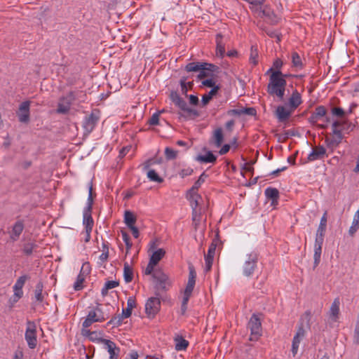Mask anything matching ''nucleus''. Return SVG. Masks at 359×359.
Instances as JSON below:
<instances>
[{"mask_svg": "<svg viewBox=\"0 0 359 359\" xmlns=\"http://www.w3.org/2000/svg\"><path fill=\"white\" fill-rule=\"evenodd\" d=\"M271 73L269 78V83L267 86V92L269 95H276L280 100H283L287 81L282 78L283 73L281 71H273V68H270L266 74Z\"/></svg>", "mask_w": 359, "mask_h": 359, "instance_id": "f257e3e1", "label": "nucleus"}, {"mask_svg": "<svg viewBox=\"0 0 359 359\" xmlns=\"http://www.w3.org/2000/svg\"><path fill=\"white\" fill-rule=\"evenodd\" d=\"M170 99L182 111L180 115L186 119H195L200 116V112L197 109L189 107L187 102L176 91L170 93Z\"/></svg>", "mask_w": 359, "mask_h": 359, "instance_id": "f03ea898", "label": "nucleus"}, {"mask_svg": "<svg viewBox=\"0 0 359 359\" xmlns=\"http://www.w3.org/2000/svg\"><path fill=\"white\" fill-rule=\"evenodd\" d=\"M86 94L81 91H70L67 95L62 96L60 98L56 112L61 114H67L70 110L72 102L78 99L81 101L84 100Z\"/></svg>", "mask_w": 359, "mask_h": 359, "instance_id": "7ed1b4c3", "label": "nucleus"}, {"mask_svg": "<svg viewBox=\"0 0 359 359\" xmlns=\"http://www.w3.org/2000/svg\"><path fill=\"white\" fill-rule=\"evenodd\" d=\"M152 278L156 281L154 285L155 295L161 296L162 292L168 290L167 285H170L168 276L161 270L158 269L152 274Z\"/></svg>", "mask_w": 359, "mask_h": 359, "instance_id": "20e7f679", "label": "nucleus"}, {"mask_svg": "<svg viewBox=\"0 0 359 359\" xmlns=\"http://www.w3.org/2000/svg\"><path fill=\"white\" fill-rule=\"evenodd\" d=\"M248 327L250 330V341H257L262 335V329L261 320L258 315L253 313L248 322Z\"/></svg>", "mask_w": 359, "mask_h": 359, "instance_id": "39448f33", "label": "nucleus"}, {"mask_svg": "<svg viewBox=\"0 0 359 359\" xmlns=\"http://www.w3.org/2000/svg\"><path fill=\"white\" fill-rule=\"evenodd\" d=\"M257 262L258 255L256 252H251L247 255L243 266V275L247 277L251 276L257 268Z\"/></svg>", "mask_w": 359, "mask_h": 359, "instance_id": "423d86ee", "label": "nucleus"}, {"mask_svg": "<svg viewBox=\"0 0 359 359\" xmlns=\"http://www.w3.org/2000/svg\"><path fill=\"white\" fill-rule=\"evenodd\" d=\"M161 296L150 297L145 304V312L148 318H154L161 309Z\"/></svg>", "mask_w": 359, "mask_h": 359, "instance_id": "0eeeda50", "label": "nucleus"}, {"mask_svg": "<svg viewBox=\"0 0 359 359\" xmlns=\"http://www.w3.org/2000/svg\"><path fill=\"white\" fill-rule=\"evenodd\" d=\"M341 121H334L332 124V133L335 136L332 140L326 138L325 142L328 147H334L339 145L343 139L341 128Z\"/></svg>", "mask_w": 359, "mask_h": 359, "instance_id": "6e6552de", "label": "nucleus"}, {"mask_svg": "<svg viewBox=\"0 0 359 359\" xmlns=\"http://www.w3.org/2000/svg\"><path fill=\"white\" fill-rule=\"evenodd\" d=\"M27 327L25 336V339L27 342L28 346L33 349L37 344L36 325L34 322L29 320L27 323Z\"/></svg>", "mask_w": 359, "mask_h": 359, "instance_id": "1a4fd4ad", "label": "nucleus"}, {"mask_svg": "<svg viewBox=\"0 0 359 359\" xmlns=\"http://www.w3.org/2000/svg\"><path fill=\"white\" fill-rule=\"evenodd\" d=\"M219 243V235L217 233L212 243L209 246L208 253L205 255V272L207 273L211 270L213 259L215 254V250Z\"/></svg>", "mask_w": 359, "mask_h": 359, "instance_id": "9d476101", "label": "nucleus"}, {"mask_svg": "<svg viewBox=\"0 0 359 359\" xmlns=\"http://www.w3.org/2000/svg\"><path fill=\"white\" fill-rule=\"evenodd\" d=\"M305 328H306V326L304 325V323L302 322L301 323H299L297 332L293 337L292 344V350L291 351H292V355L294 357L297 353L299 345L302 339L305 336V334H306Z\"/></svg>", "mask_w": 359, "mask_h": 359, "instance_id": "9b49d317", "label": "nucleus"}, {"mask_svg": "<svg viewBox=\"0 0 359 359\" xmlns=\"http://www.w3.org/2000/svg\"><path fill=\"white\" fill-rule=\"evenodd\" d=\"M29 101H25L20 104L18 111H17V116L20 122L27 123L29 121Z\"/></svg>", "mask_w": 359, "mask_h": 359, "instance_id": "f8f14e48", "label": "nucleus"}, {"mask_svg": "<svg viewBox=\"0 0 359 359\" xmlns=\"http://www.w3.org/2000/svg\"><path fill=\"white\" fill-rule=\"evenodd\" d=\"M99 120V116L93 111L88 116H86L83 123V128L88 134L90 133L95 127Z\"/></svg>", "mask_w": 359, "mask_h": 359, "instance_id": "ddd939ff", "label": "nucleus"}, {"mask_svg": "<svg viewBox=\"0 0 359 359\" xmlns=\"http://www.w3.org/2000/svg\"><path fill=\"white\" fill-rule=\"evenodd\" d=\"M292 112L293 110L290 108L286 109L285 107L280 105L276 108L275 114L279 122L284 123L289 119Z\"/></svg>", "mask_w": 359, "mask_h": 359, "instance_id": "4468645a", "label": "nucleus"}, {"mask_svg": "<svg viewBox=\"0 0 359 359\" xmlns=\"http://www.w3.org/2000/svg\"><path fill=\"white\" fill-rule=\"evenodd\" d=\"M25 228L24 222L22 220H18L13 226L10 238L13 241H16Z\"/></svg>", "mask_w": 359, "mask_h": 359, "instance_id": "2eb2a0df", "label": "nucleus"}, {"mask_svg": "<svg viewBox=\"0 0 359 359\" xmlns=\"http://www.w3.org/2000/svg\"><path fill=\"white\" fill-rule=\"evenodd\" d=\"M326 154V149L323 146H318L308 156L309 161H313L318 159H323Z\"/></svg>", "mask_w": 359, "mask_h": 359, "instance_id": "dca6fc26", "label": "nucleus"}, {"mask_svg": "<svg viewBox=\"0 0 359 359\" xmlns=\"http://www.w3.org/2000/svg\"><path fill=\"white\" fill-rule=\"evenodd\" d=\"M302 102V96L297 90H294L289 98L288 106L292 110L296 109Z\"/></svg>", "mask_w": 359, "mask_h": 359, "instance_id": "f3484780", "label": "nucleus"}, {"mask_svg": "<svg viewBox=\"0 0 359 359\" xmlns=\"http://www.w3.org/2000/svg\"><path fill=\"white\" fill-rule=\"evenodd\" d=\"M104 344L106 345V348L109 353V359H118L120 348L116 346L115 343L107 339L104 341Z\"/></svg>", "mask_w": 359, "mask_h": 359, "instance_id": "a211bd4d", "label": "nucleus"}, {"mask_svg": "<svg viewBox=\"0 0 359 359\" xmlns=\"http://www.w3.org/2000/svg\"><path fill=\"white\" fill-rule=\"evenodd\" d=\"M339 306H340V301L339 298L334 299V302H332L330 311H329V316L331 320L334 322H337L339 318Z\"/></svg>", "mask_w": 359, "mask_h": 359, "instance_id": "6ab92c4d", "label": "nucleus"}, {"mask_svg": "<svg viewBox=\"0 0 359 359\" xmlns=\"http://www.w3.org/2000/svg\"><path fill=\"white\" fill-rule=\"evenodd\" d=\"M265 196L266 197L271 200V205H275L278 204V201L279 199V191L276 188L268 187L265 189Z\"/></svg>", "mask_w": 359, "mask_h": 359, "instance_id": "aec40b11", "label": "nucleus"}, {"mask_svg": "<svg viewBox=\"0 0 359 359\" xmlns=\"http://www.w3.org/2000/svg\"><path fill=\"white\" fill-rule=\"evenodd\" d=\"M216 55L223 57L225 55V43L223 42V36L219 33L216 35Z\"/></svg>", "mask_w": 359, "mask_h": 359, "instance_id": "412c9836", "label": "nucleus"}, {"mask_svg": "<svg viewBox=\"0 0 359 359\" xmlns=\"http://www.w3.org/2000/svg\"><path fill=\"white\" fill-rule=\"evenodd\" d=\"M224 140L223 130L222 128L215 130L213 135L210 140V144H214L217 147H219Z\"/></svg>", "mask_w": 359, "mask_h": 359, "instance_id": "4be33fe9", "label": "nucleus"}, {"mask_svg": "<svg viewBox=\"0 0 359 359\" xmlns=\"http://www.w3.org/2000/svg\"><path fill=\"white\" fill-rule=\"evenodd\" d=\"M92 212H87V210H83V224L86 226V233L88 234V238L90 237V233L92 231L93 226V219L91 215Z\"/></svg>", "mask_w": 359, "mask_h": 359, "instance_id": "5701e85b", "label": "nucleus"}, {"mask_svg": "<svg viewBox=\"0 0 359 359\" xmlns=\"http://www.w3.org/2000/svg\"><path fill=\"white\" fill-rule=\"evenodd\" d=\"M196 160L201 163H215L217 161V156L212 151H208L205 155L197 156Z\"/></svg>", "mask_w": 359, "mask_h": 359, "instance_id": "b1692460", "label": "nucleus"}, {"mask_svg": "<svg viewBox=\"0 0 359 359\" xmlns=\"http://www.w3.org/2000/svg\"><path fill=\"white\" fill-rule=\"evenodd\" d=\"M29 278L30 277L27 275H23L20 276L13 286V291L19 292L21 294H23L22 287L26 280Z\"/></svg>", "mask_w": 359, "mask_h": 359, "instance_id": "393cba45", "label": "nucleus"}, {"mask_svg": "<svg viewBox=\"0 0 359 359\" xmlns=\"http://www.w3.org/2000/svg\"><path fill=\"white\" fill-rule=\"evenodd\" d=\"M137 218L134 213L130 210H126L124 213V222L127 226L131 227L135 226Z\"/></svg>", "mask_w": 359, "mask_h": 359, "instance_id": "a878e982", "label": "nucleus"}, {"mask_svg": "<svg viewBox=\"0 0 359 359\" xmlns=\"http://www.w3.org/2000/svg\"><path fill=\"white\" fill-rule=\"evenodd\" d=\"M175 349L177 351L186 350L189 346V341L184 339L182 336H177L175 338Z\"/></svg>", "mask_w": 359, "mask_h": 359, "instance_id": "bb28decb", "label": "nucleus"}, {"mask_svg": "<svg viewBox=\"0 0 359 359\" xmlns=\"http://www.w3.org/2000/svg\"><path fill=\"white\" fill-rule=\"evenodd\" d=\"M165 250L163 248H159V249L154 251L149 260L152 263L158 264V263L165 256Z\"/></svg>", "mask_w": 359, "mask_h": 359, "instance_id": "cd10ccee", "label": "nucleus"}, {"mask_svg": "<svg viewBox=\"0 0 359 359\" xmlns=\"http://www.w3.org/2000/svg\"><path fill=\"white\" fill-rule=\"evenodd\" d=\"M203 67H204L203 62H189L188 63L185 67L184 69L187 72H199L201 69H204Z\"/></svg>", "mask_w": 359, "mask_h": 359, "instance_id": "c85d7f7f", "label": "nucleus"}, {"mask_svg": "<svg viewBox=\"0 0 359 359\" xmlns=\"http://www.w3.org/2000/svg\"><path fill=\"white\" fill-rule=\"evenodd\" d=\"M311 316L312 314L310 310L306 311L301 316L299 323H301L302 322L304 325L306 326V328L310 330L311 325Z\"/></svg>", "mask_w": 359, "mask_h": 359, "instance_id": "c756f323", "label": "nucleus"}, {"mask_svg": "<svg viewBox=\"0 0 359 359\" xmlns=\"http://www.w3.org/2000/svg\"><path fill=\"white\" fill-rule=\"evenodd\" d=\"M187 198L190 201L192 209H194V207L195 209H197V207L198 206V199L201 198V196L198 194V192L192 193L188 191Z\"/></svg>", "mask_w": 359, "mask_h": 359, "instance_id": "7c9ffc66", "label": "nucleus"}, {"mask_svg": "<svg viewBox=\"0 0 359 359\" xmlns=\"http://www.w3.org/2000/svg\"><path fill=\"white\" fill-rule=\"evenodd\" d=\"M123 277L126 283H130L133 278V269L127 262H125L123 267Z\"/></svg>", "mask_w": 359, "mask_h": 359, "instance_id": "2f4dec72", "label": "nucleus"}, {"mask_svg": "<svg viewBox=\"0 0 359 359\" xmlns=\"http://www.w3.org/2000/svg\"><path fill=\"white\" fill-rule=\"evenodd\" d=\"M88 197L87 206L85 208L84 210H87V212H92L93 205V182L90 181L88 184Z\"/></svg>", "mask_w": 359, "mask_h": 359, "instance_id": "473e14b6", "label": "nucleus"}, {"mask_svg": "<svg viewBox=\"0 0 359 359\" xmlns=\"http://www.w3.org/2000/svg\"><path fill=\"white\" fill-rule=\"evenodd\" d=\"M119 285V282L116 280H108L105 283L104 286L102 287L101 293L102 296H106L108 294L109 290L113 289Z\"/></svg>", "mask_w": 359, "mask_h": 359, "instance_id": "72a5a7b5", "label": "nucleus"}, {"mask_svg": "<svg viewBox=\"0 0 359 359\" xmlns=\"http://www.w3.org/2000/svg\"><path fill=\"white\" fill-rule=\"evenodd\" d=\"M208 177V175L205 174V172H203L198 179L195 182L194 184L192 186V187L189 190V192H198V190L199 187L201 186V184L205 182V179Z\"/></svg>", "mask_w": 359, "mask_h": 359, "instance_id": "f704fd0d", "label": "nucleus"}, {"mask_svg": "<svg viewBox=\"0 0 359 359\" xmlns=\"http://www.w3.org/2000/svg\"><path fill=\"white\" fill-rule=\"evenodd\" d=\"M43 289V284L41 281H39L36 285V288L34 290V297L36 301L39 302H42L43 301V295L42 294Z\"/></svg>", "mask_w": 359, "mask_h": 359, "instance_id": "c9c22d12", "label": "nucleus"}, {"mask_svg": "<svg viewBox=\"0 0 359 359\" xmlns=\"http://www.w3.org/2000/svg\"><path fill=\"white\" fill-rule=\"evenodd\" d=\"M327 226V212H325L320 219V224L316 233L325 234Z\"/></svg>", "mask_w": 359, "mask_h": 359, "instance_id": "e433bc0d", "label": "nucleus"}, {"mask_svg": "<svg viewBox=\"0 0 359 359\" xmlns=\"http://www.w3.org/2000/svg\"><path fill=\"white\" fill-rule=\"evenodd\" d=\"M292 65L294 67L302 69L303 67V64L302 62V59L299 55L297 52H293L292 53Z\"/></svg>", "mask_w": 359, "mask_h": 359, "instance_id": "4c0bfd02", "label": "nucleus"}, {"mask_svg": "<svg viewBox=\"0 0 359 359\" xmlns=\"http://www.w3.org/2000/svg\"><path fill=\"white\" fill-rule=\"evenodd\" d=\"M203 65L205 68V69H207V71L212 74L213 76H215V74H219L221 72V69L215 65L207 62H203Z\"/></svg>", "mask_w": 359, "mask_h": 359, "instance_id": "58836bf2", "label": "nucleus"}, {"mask_svg": "<svg viewBox=\"0 0 359 359\" xmlns=\"http://www.w3.org/2000/svg\"><path fill=\"white\" fill-rule=\"evenodd\" d=\"M147 177L153 182L161 183L163 182V179L154 170H149L147 172Z\"/></svg>", "mask_w": 359, "mask_h": 359, "instance_id": "ea45409f", "label": "nucleus"}, {"mask_svg": "<svg viewBox=\"0 0 359 359\" xmlns=\"http://www.w3.org/2000/svg\"><path fill=\"white\" fill-rule=\"evenodd\" d=\"M100 304H97V306L93 309L95 313L98 316V319H100V322H103L106 319L109 318V314L105 313L102 309L100 307Z\"/></svg>", "mask_w": 359, "mask_h": 359, "instance_id": "a19ab883", "label": "nucleus"}, {"mask_svg": "<svg viewBox=\"0 0 359 359\" xmlns=\"http://www.w3.org/2000/svg\"><path fill=\"white\" fill-rule=\"evenodd\" d=\"M321 252H322V247L314 246V255H313L314 268H316L319 264V263L320 262Z\"/></svg>", "mask_w": 359, "mask_h": 359, "instance_id": "79ce46f5", "label": "nucleus"}, {"mask_svg": "<svg viewBox=\"0 0 359 359\" xmlns=\"http://www.w3.org/2000/svg\"><path fill=\"white\" fill-rule=\"evenodd\" d=\"M262 13V16H266L269 18L271 20V23L276 24L277 23L276 16L273 14V13L270 9H264L259 12Z\"/></svg>", "mask_w": 359, "mask_h": 359, "instance_id": "37998d69", "label": "nucleus"}, {"mask_svg": "<svg viewBox=\"0 0 359 359\" xmlns=\"http://www.w3.org/2000/svg\"><path fill=\"white\" fill-rule=\"evenodd\" d=\"M177 151H175L174 149L166 147L165 149V156L167 160H173L177 158Z\"/></svg>", "mask_w": 359, "mask_h": 359, "instance_id": "c03bdc74", "label": "nucleus"}, {"mask_svg": "<svg viewBox=\"0 0 359 359\" xmlns=\"http://www.w3.org/2000/svg\"><path fill=\"white\" fill-rule=\"evenodd\" d=\"M359 229V220L358 219L353 218L352 225L350 226L348 233L351 236H353L355 232Z\"/></svg>", "mask_w": 359, "mask_h": 359, "instance_id": "a18cd8bd", "label": "nucleus"}, {"mask_svg": "<svg viewBox=\"0 0 359 359\" xmlns=\"http://www.w3.org/2000/svg\"><path fill=\"white\" fill-rule=\"evenodd\" d=\"M85 280V276L80 274L77 276L76 281L74 283V288L76 291L81 290L83 288V283Z\"/></svg>", "mask_w": 359, "mask_h": 359, "instance_id": "49530a36", "label": "nucleus"}, {"mask_svg": "<svg viewBox=\"0 0 359 359\" xmlns=\"http://www.w3.org/2000/svg\"><path fill=\"white\" fill-rule=\"evenodd\" d=\"M164 110L159 111L158 112L154 113L151 117L149 119L148 123L151 126H156L159 123V116L160 114L163 112Z\"/></svg>", "mask_w": 359, "mask_h": 359, "instance_id": "de8ad7c7", "label": "nucleus"}, {"mask_svg": "<svg viewBox=\"0 0 359 359\" xmlns=\"http://www.w3.org/2000/svg\"><path fill=\"white\" fill-rule=\"evenodd\" d=\"M258 57V52L257 49L254 48V46L251 47V53H250V62L253 63L254 65H256L258 62L257 61Z\"/></svg>", "mask_w": 359, "mask_h": 359, "instance_id": "09e8293b", "label": "nucleus"}, {"mask_svg": "<svg viewBox=\"0 0 359 359\" xmlns=\"http://www.w3.org/2000/svg\"><path fill=\"white\" fill-rule=\"evenodd\" d=\"M263 30L271 38H276L277 42L280 41V34H277L275 30H273V29H269L266 27L263 28Z\"/></svg>", "mask_w": 359, "mask_h": 359, "instance_id": "8fccbe9b", "label": "nucleus"}, {"mask_svg": "<svg viewBox=\"0 0 359 359\" xmlns=\"http://www.w3.org/2000/svg\"><path fill=\"white\" fill-rule=\"evenodd\" d=\"M123 318H121L119 314L117 316H114L108 322V324H112L113 327H118L122 324Z\"/></svg>", "mask_w": 359, "mask_h": 359, "instance_id": "3c124183", "label": "nucleus"}, {"mask_svg": "<svg viewBox=\"0 0 359 359\" xmlns=\"http://www.w3.org/2000/svg\"><path fill=\"white\" fill-rule=\"evenodd\" d=\"M353 128V126L348 120H342L339 130H341L342 133L344 131L352 130Z\"/></svg>", "mask_w": 359, "mask_h": 359, "instance_id": "603ef678", "label": "nucleus"}, {"mask_svg": "<svg viewBox=\"0 0 359 359\" xmlns=\"http://www.w3.org/2000/svg\"><path fill=\"white\" fill-rule=\"evenodd\" d=\"M90 271H91L90 264L89 262H86L83 264L81 269L80 274L86 276L90 273Z\"/></svg>", "mask_w": 359, "mask_h": 359, "instance_id": "864d4df0", "label": "nucleus"}, {"mask_svg": "<svg viewBox=\"0 0 359 359\" xmlns=\"http://www.w3.org/2000/svg\"><path fill=\"white\" fill-rule=\"evenodd\" d=\"M327 110L324 106H318L316 108L315 111H313L316 116L318 118L324 116L326 114Z\"/></svg>", "mask_w": 359, "mask_h": 359, "instance_id": "5fc2aeb1", "label": "nucleus"}, {"mask_svg": "<svg viewBox=\"0 0 359 359\" xmlns=\"http://www.w3.org/2000/svg\"><path fill=\"white\" fill-rule=\"evenodd\" d=\"M187 79V77L182 76L180 81L182 93L186 96H187V91H188V87L187 86V82H186Z\"/></svg>", "mask_w": 359, "mask_h": 359, "instance_id": "6e6d98bb", "label": "nucleus"}, {"mask_svg": "<svg viewBox=\"0 0 359 359\" xmlns=\"http://www.w3.org/2000/svg\"><path fill=\"white\" fill-rule=\"evenodd\" d=\"M36 245L33 243H26L24 245V247H23V252L26 255H32V252H33V249L35 247Z\"/></svg>", "mask_w": 359, "mask_h": 359, "instance_id": "4d7b16f0", "label": "nucleus"}, {"mask_svg": "<svg viewBox=\"0 0 359 359\" xmlns=\"http://www.w3.org/2000/svg\"><path fill=\"white\" fill-rule=\"evenodd\" d=\"M161 162L162 158H160L159 160L157 161L154 160V158H149L144 163V170H148L151 165L154 163H161Z\"/></svg>", "mask_w": 359, "mask_h": 359, "instance_id": "13d9d810", "label": "nucleus"}, {"mask_svg": "<svg viewBox=\"0 0 359 359\" xmlns=\"http://www.w3.org/2000/svg\"><path fill=\"white\" fill-rule=\"evenodd\" d=\"M332 114L337 117H343L346 112L341 107H333L332 109Z\"/></svg>", "mask_w": 359, "mask_h": 359, "instance_id": "bf43d9fd", "label": "nucleus"}, {"mask_svg": "<svg viewBox=\"0 0 359 359\" xmlns=\"http://www.w3.org/2000/svg\"><path fill=\"white\" fill-rule=\"evenodd\" d=\"M325 234L316 233L314 246L322 247Z\"/></svg>", "mask_w": 359, "mask_h": 359, "instance_id": "052dcab7", "label": "nucleus"}, {"mask_svg": "<svg viewBox=\"0 0 359 359\" xmlns=\"http://www.w3.org/2000/svg\"><path fill=\"white\" fill-rule=\"evenodd\" d=\"M196 281L188 280L186 288L184 290V293L191 294L194 290L195 286Z\"/></svg>", "mask_w": 359, "mask_h": 359, "instance_id": "680f3d73", "label": "nucleus"}, {"mask_svg": "<svg viewBox=\"0 0 359 359\" xmlns=\"http://www.w3.org/2000/svg\"><path fill=\"white\" fill-rule=\"evenodd\" d=\"M193 172H194V170L192 168H187L182 169L180 171L179 175L182 178H184L187 176H189V175H192Z\"/></svg>", "mask_w": 359, "mask_h": 359, "instance_id": "e2e57ef3", "label": "nucleus"}, {"mask_svg": "<svg viewBox=\"0 0 359 359\" xmlns=\"http://www.w3.org/2000/svg\"><path fill=\"white\" fill-rule=\"evenodd\" d=\"M189 279L188 280L196 281V273L194 266L192 264L189 265Z\"/></svg>", "mask_w": 359, "mask_h": 359, "instance_id": "0e129e2a", "label": "nucleus"}, {"mask_svg": "<svg viewBox=\"0 0 359 359\" xmlns=\"http://www.w3.org/2000/svg\"><path fill=\"white\" fill-rule=\"evenodd\" d=\"M242 112L243 114H247L252 116H256L257 114L256 109L254 107L242 108Z\"/></svg>", "mask_w": 359, "mask_h": 359, "instance_id": "69168bd1", "label": "nucleus"}, {"mask_svg": "<svg viewBox=\"0 0 359 359\" xmlns=\"http://www.w3.org/2000/svg\"><path fill=\"white\" fill-rule=\"evenodd\" d=\"M156 265V264L152 263V262L149 260V263H148V264H147V267H146V269H145V271H144L145 274H146V275H151V276H152V274H153V273H154V271H155L154 270V266H155Z\"/></svg>", "mask_w": 359, "mask_h": 359, "instance_id": "338daca9", "label": "nucleus"}, {"mask_svg": "<svg viewBox=\"0 0 359 359\" xmlns=\"http://www.w3.org/2000/svg\"><path fill=\"white\" fill-rule=\"evenodd\" d=\"M354 342L359 344V321L358 320L355 325L354 331Z\"/></svg>", "mask_w": 359, "mask_h": 359, "instance_id": "774afa93", "label": "nucleus"}]
</instances>
